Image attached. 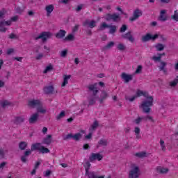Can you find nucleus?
<instances>
[{
  "mask_svg": "<svg viewBox=\"0 0 178 178\" xmlns=\"http://www.w3.org/2000/svg\"><path fill=\"white\" fill-rule=\"evenodd\" d=\"M171 19H172V20H175V22H178V12H177V10H175L174 12V15L171 16Z\"/></svg>",
  "mask_w": 178,
  "mask_h": 178,
  "instance_id": "obj_43",
  "label": "nucleus"
},
{
  "mask_svg": "<svg viewBox=\"0 0 178 178\" xmlns=\"http://www.w3.org/2000/svg\"><path fill=\"white\" fill-rule=\"evenodd\" d=\"M83 27H88L89 29H94V27H97V21L86 19L83 23Z\"/></svg>",
  "mask_w": 178,
  "mask_h": 178,
  "instance_id": "obj_10",
  "label": "nucleus"
},
{
  "mask_svg": "<svg viewBox=\"0 0 178 178\" xmlns=\"http://www.w3.org/2000/svg\"><path fill=\"white\" fill-rule=\"evenodd\" d=\"M88 106H92V105H95V102H97V95H91L88 97Z\"/></svg>",
  "mask_w": 178,
  "mask_h": 178,
  "instance_id": "obj_18",
  "label": "nucleus"
},
{
  "mask_svg": "<svg viewBox=\"0 0 178 178\" xmlns=\"http://www.w3.org/2000/svg\"><path fill=\"white\" fill-rule=\"evenodd\" d=\"M65 116H66V112H65V111H62L56 117V119L57 120H60V119H62V118H65Z\"/></svg>",
  "mask_w": 178,
  "mask_h": 178,
  "instance_id": "obj_41",
  "label": "nucleus"
},
{
  "mask_svg": "<svg viewBox=\"0 0 178 178\" xmlns=\"http://www.w3.org/2000/svg\"><path fill=\"white\" fill-rule=\"evenodd\" d=\"M166 63L165 62H161V66L159 67V70L161 72H163V73H167V71H166Z\"/></svg>",
  "mask_w": 178,
  "mask_h": 178,
  "instance_id": "obj_35",
  "label": "nucleus"
},
{
  "mask_svg": "<svg viewBox=\"0 0 178 178\" xmlns=\"http://www.w3.org/2000/svg\"><path fill=\"white\" fill-rule=\"evenodd\" d=\"M152 60H154V62H163L162 61V60L161 59V57L156 56H154L153 57H152Z\"/></svg>",
  "mask_w": 178,
  "mask_h": 178,
  "instance_id": "obj_49",
  "label": "nucleus"
},
{
  "mask_svg": "<svg viewBox=\"0 0 178 178\" xmlns=\"http://www.w3.org/2000/svg\"><path fill=\"white\" fill-rule=\"evenodd\" d=\"M102 158H104V156L99 153H92L89 160L90 162H94V161H102Z\"/></svg>",
  "mask_w": 178,
  "mask_h": 178,
  "instance_id": "obj_13",
  "label": "nucleus"
},
{
  "mask_svg": "<svg viewBox=\"0 0 178 178\" xmlns=\"http://www.w3.org/2000/svg\"><path fill=\"white\" fill-rule=\"evenodd\" d=\"M134 123H136V124L141 123V117H138L137 119L134 120Z\"/></svg>",
  "mask_w": 178,
  "mask_h": 178,
  "instance_id": "obj_52",
  "label": "nucleus"
},
{
  "mask_svg": "<svg viewBox=\"0 0 178 178\" xmlns=\"http://www.w3.org/2000/svg\"><path fill=\"white\" fill-rule=\"evenodd\" d=\"M79 27H80V25H75V27H74L72 29V32L76 33V31H79Z\"/></svg>",
  "mask_w": 178,
  "mask_h": 178,
  "instance_id": "obj_57",
  "label": "nucleus"
},
{
  "mask_svg": "<svg viewBox=\"0 0 178 178\" xmlns=\"http://www.w3.org/2000/svg\"><path fill=\"white\" fill-rule=\"evenodd\" d=\"M40 165H41V162L40 161H37L36 163L35 164L34 168L37 169Z\"/></svg>",
  "mask_w": 178,
  "mask_h": 178,
  "instance_id": "obj_64",
  "label": "nucleus"
},
{
  "mask_svg": "<svg viewBox=\"0 0 178 178\" xmlns=\"http://www.w3.org/2000/svg\"><path fill=\"white\" fill-rule=\"evenodd\" d=\"M143 71V65H138L136 70L134 72V74H140Z\"/></svg>",
  "mask_w": 178,
  "mask_h": 178,
  "instance_id": "obj_47",
  "label": "nucleus"
},
{
  "mask_svg": "<svg viewBox=\"0 0 178 178\" xmlns=\"http://www.w3.org/2000/svg\"><path fill=\"white\" fill-rule=\"evenodd\" d=\"M16 12H17V13H22L23 10L20 7H17L16 8Z\"/></svg>",
  "mask_w": 178,
  "mask_h": 178,
  "instance_id": "obj_63",
  "label": "nucleus"
},
{
  "mask_svg": "<svg viewBox=\"0 0 178 178\" xmlns=\"http://www.w3.org/2000/svg\"><path fill=\"white\" fill-rule=\"evenodd\" d=\"M88 90L92 92V95H97L98 92H99V90L98 89V83H95L94 84L88 85Z\"/></svg>",
  "mask_w": 178,
  "mask_h": 178,
  "instance_id": "obj_11",
  "label": "nucleus"
},
{
  "mask_svg": "<svg viewBox=\"0 0 178 178\" xmlns=\"http://www.w3.org/2000/svg\"><path fill=\"white\" fill-rule=\"evenodd\" d=\"M51 70H54V67L52 64H49L47 67H46L45 70H44L43 73L47 74L48 72H51Z\"/></svg>",
  "mask_w": 178,
  "mask_h": 178,
  "instance_id": "obj_40",
  "label": "nucleus"
},
{
  "mask_svg": "<svg viewBox=\"0 0 178 178\" xmlns=\"http://www.w3.org/2000/svg\"><path fill=\"white\" fill-rule=\"evenodd\" d=\"M177 83H178V76L176 77L175 79H174L173 81L170 83V86L171 87H176V86H177Z\"/></svg>",
  "mask_w": 178,
  "mask_h": 178,
  "instance_id": "obj_48",
  "label": "nucleus"
},
{
  "mask_svg": "<svg viewBox=\"0 0 178 178\" xmlns=\"http://www.w3.org/2000/svg\"><path fill=\"white\" fill-rule=\"evenodd\" d=\"M66 35V31L63 29H60L58 31L57 33H56V37L58 39L60 40L63 38Z\"/></svg>",
  "mask_w": 178,
  "mask_h": 178,
  "instance_id": "obj_25",
  "label": "nucleus"
},
{
  "mask_svg": "<svg viewBox=\"0 0 178 178\" xmlns=\"http://www.w3.org/2000/svg\"><path fill=\"white\" fill-rule=\"evenodd\" d=\"M90 148H91V147H90V145H88V143L84 144L83 146V149H90Z\"/></svg>",
  "mask_w": 178,
  "mask_h": 178,
  "instance_id": "obj_59",
  "label": "nucleus"
},
{
  "mask_svg": "<svg viewBox=\"0 0 178 178\" xmlns=\"http://www.w3.org/2000/svg\"><path fill=\"white\" fill-rule=\"evenodd\" d=\"M54 8H55L54 7V5H52V4L47 6L45 7V10L47 13V16H49V15H51V13H52V12H54Z\"/></svg>",
  "mask_w": 178,
  "mask_h": 178,
  "instance_id": "obj_28",
  "label": "nucleus"
},
{
  "mask_svg": "<svg viewBox=\"0 0 178 178\" xmlns=\"http://www.w3.org/2000/svg\"><path fill=\"white\" fill-rule=\"evenodd\" d=\"M92 138V133H89L85 136V140H91Z\"/></svg>",
  "mask_w": 178,
  "mask_h": 178,
  "instance_id": "obj_53",
  "label": "nucleus"
},
{
  "mask_svg": "<svg viewBox=\"0 0 178 178\" xmlns=\"http://www.w3.org/2000/svg\"><path fill=\"white\" fill-rule=\"evenodd\" d=\"M86 165L87 166L86 169H88V172L90 171V168H91V163H90V161H87Z\"/></svg>",
  "mask_w": 178,
  "mask_h": 178,
  "instance_id": "obj_61",
  "label": "nucleus"
},
{
  "mask_svg": "<svg viewBox=\"0 0 178 178\" xmlns=\"http://www.w3.org/2000/svg\"><path fill=\"white\" fill-rule=\"evenodd\" d=\"M154 48L156 49V51L161 52L165 49V45L162 43H157L154 45Z\"/></svg>",
  "mask_w": 178,
  "mask_h": 178,
  "instance_id": "obj_27",
  "label": "nucleus"
},
{
  "mask_svg": "<svg viewBox=\"0 0 178 178\" xmlns=\"http://www.w3.org/2000/svg\"><path fill=\"white\" fill-rule=\"evenodd\" d=\"M9 38H10L11 40H16V38H17V36H16V35H15L14 33H11L9 35Z\"/></svg>",
  "mask_w": 178,
  "mask_h": 178,
  "instance_id": "obj_60",
  "label": "nucleus"
},
{
  "mask_svg": "<svg viewBox=\"0 0 178 178\" xmlns=\"http://www.w3.org/2000/svg\"><path fill=\"white\" fill-rule=\"evenodd\" d=\"M134 76V74H126V72H123L121 74V79L124 80V83H129L130 81H131V80H133Z\"/></svg>",
  "mask_w": 178,
  "mask_h": 178,
  "instance_id": "obj_15",
  "label": "nucleus"
},
{
  "mask_svg": "<svg viewBox=\"0 0 178 178\" xmlns=\"http://www.w3.org/2000/svg\"><path fill=\"white\" fill-rule=\"evenodd\" d=\"M136 98H137V96H133L132 97H129V96L127 95H125V99L126 101H129V102H133Z\"/></svg>",
  "mask_w": 178,
  "mask_h": 178,
  "instance_id": "obj_45",
  "label": "nucleus"
},
{
  "mask_svg": "<svg viewBox=\"0 0 178 178\" xmlns=\"http://www.w3.org/2000/svg\"><path fill=\"white\" fill-rule=\"evenodd\" d=\"M60 56L61 58H66V56H67V49H64L61 51L60 53Z\"/></svg>",
  "mask_w": 178,
  "mask_h": 178,
  "instance_id": "obj_44",
  "label": "nucleus"
},
{
  "mask_svg": "<svg viewBox=\"0 0 178 178\" xmlns=\"http://www.w3.org/2000/svg\"><path fill=\"white\" fill-rule=\"evenodd\" d=\"M28 106H29V108H38V106H41V101L38 100V99H32V100H29L28 102Z\"/></svg>",
  "mask_w": 178,
  "mask_h": 178,
  "instance_id": "obj_12",
  "label": "nucleus"
},
{
  "mask_svg": "<svg viewBox=\"0 0 178 178\" xmlns=\"http://www.w3.org/2000/svg\"><path fill=\"white\" fill-rule=\"evenodd\" d=\"M159 35L155 34L154 35H151V33H147L145 35L142 37L143 42H147V41H155L157 38H159Z\"/></svg>",
  "mask_w": 178,
  "mask_h": 178,
  "instance_id": "obj_8",
  "label": "nucleus"
},
{
  "mask_svg": "<svg viewBox=\"0 0 178 178\" xmlns=\"http://www.w3.org/2000/svg\"><path fill=\"white\" fill-rule=\"evenodd\" d=\"M64 41H74V35L72 33L68 34L65 38Z\"/></svg>",
  "mask_w": 178,
  "mask_h": 178,
  "instance_id": "obj_36",
  "label": "nucleus"
},
{
  "mask_svg": "<svg viewBox=\"0 0 178 178\" xmlns=\"http://www.w3.org/2000/svg\"><path fill=\"white\" fill-rule=\"evenodd\" d=\"M40 152H41V154H49V152H50V150L49 149L44 146H41Z\"/></svg>",
  "mask_w": 178,
  "mask_h": 178,
  "instance_id": "obj_38",
  "label": "nucleus"
},
{
  "mask_svg": "<svg viewBox=\"0 0 178 178\" xmlns=\"http://www.w3.org/2000/svg\"><path fill=\"white\" fill-rule=\"evenodd\" d=\"M5 22L4 21H1L0 22V31H1V33H6V28H5Z\"/></svg>",
  "mask_w": 178,
  "mask_h": 178,
  "instance_id": "obj_37",
  "label": "nucleus"
},
{
  "mask_svg": "<svg viewBox=\"0 0 178 178\" xmlns=\"http://www.w3.org/2000/svg\"><path fill=\"white\" fill-rule=\"evenodd\" d=\"M36 113H42L43 115L47 113V109L42 107V103L40 104V106H38Z\"/></svg>",
  "mask_w": 178,
  "mask_h": 178,
  "instance_id": "obj_29",
  "label": "nucleus"
},
{
  "mask_svg": "<svg viewBox=\"0 0 178 178\" xmlns=\"http://www.w3.org/2000/svg\"><path fill=\"white\" fill-rule=\"evenodd\" d=\"M10 106V102L8 100H4L1 102V106L3 107V108H6V106Z\"/></svg>",
  "mask_w": 178,
  "mask_h": 178,
  "instance_id": "obj_42",
  "label": "nucleus"
},
{
  "mask_svg": "<svg viewBox=\"0 0 178 178\" xmlns=\"http://www.w3.org/2000/svg\"><path fill=\"white\" fill-rule=\"evenodd\" d=\"M99 145H102V147H106V145H108V140H106V139H101L99 142H98Z\"/></svg>",
  "mask_w": 178,
  "mask_h": 178,
  "instance_id": "obj_39",
  "label": "nucleus"
},
{
  "mask_svg": "<svg viewBox=\"0 0 178 178\" xmlns=\"http://www.w3.org/2000/svg\"><path fill=\"white\" fill-rule=\"evenodd\" d=\"M156 170L157 173H159L160 175H166L169 172V168L162 166L156 167Z\"/></svg>",
  "mask_w": 178,
  "mask_h": 178,
  "instance_id": "obj_17",
  "label": "nucleus"
},
{
  "mask_svg": "<svg viewBox=\"0 0 178 178\" xmlns=\"http://www.w3.org/2000/svg\"><path fill=\"white\" fill-rule=\"evenodd\" d=\"M83 4L79 5L77 6L76 8V12H80V10H81V9H83Z\"/></svg>",
  "mask_w": 178,
  "mask_h": 178,
  "instance_id": "obj_56",
  "label": "nucleus"
},
{
  "mask_svg": "<svg viewBox=\"0 0 178 178\" xmlns=\"http://www.w3.org/2000/svg\"><path fill=\"white\" fill-rule=\"evenodd\" d=\"M127 30V25L123 24L122 27L120 29V33H124Z\"/></svg>",
  "mask_w": 178,
  "mask_h": 178,
  "instance_id": "obj_51",
  "label": "nucleus"
},
{
  "mask_svg": "<svg viewBox=\"0 0 178 178\" xmlns=\"http://www.w3.org/2000/svg\"><path fill=\"white\" fill-rule=\"evenodd\" d=\"M160 145L161 147L162 151L163 152L166 151V146L165 145V141H163V140L162 139L160 140Z\"/></svg>",
  "mask_w": 178,
  "mask_h": 178,
  "instance_id": "obj_46",
  "label": "nucleus"
},
{
  "mask_svg": "<svg viewBox=\"0 0 178 178\" xmlns=\"http://www.w3.org/2000/svg\"><path fill=\"white\" fill-rule=\"evenodd\" d=\"M83 138V134L81 133H77L73 135V134H68L66 135V136L64 138V140H70V138H72V140H74V141H80L81 138Z\"/></svg>",
  "mask_w": 178,
  "mask_h": 178,
  "instance_id": "obj_7",
  "label": "nucleus"
},
{
  "mask_svg": "<svg viewBox=\"0 0 178 178\" xmlns=\"http://www.w3.org/2000/svg\"><path fill=\"white\" fill-rule=\"evenodd\" d=\"M28 145H29L27 144L26 142L22 141L19 143V149H21V151H24V149L27 148Z\"/></svg>",
  "mask_w": 178,
  "mask_h": 178,
  "instance_id": "obj_30",
  "label": "nucleus"
},
{
  "mask_svg": "<svg viewBox=\"0 0 178 178\" xmlns=\"http://www.w3.org/2000/svg\"><path fill=\"white\" fill-rule=\"evenodd\" d=\"M115 45L114 42H108L106 46L103 47V51H106L107 49H111Z\"/></svg>",
  "mask_w": 178,
  "mask_h": 178,
  "instance_id": "obj_33",
  "label": "nucleus"
},
{
  "mask_svg": "<svg viewBox=\"0 0 178 178\" xmlns=\"http://www.w3.org/2000/svg\"><path fill=\"white\" fill-rule=\"evenodd\" d=\"M105 29H110L108 33L110 34H115V33H116V30H118V26L115 25H108L106 22H103L99 29H97V31H104Z\"/></svg>",
  "mask_w": 178,
  "mask_h": 178,
  "instance_id": "obj_3",
  "label": "nucleus"
},
{
  "mask_svg": "<svg viewBox=\"0 0 178 178\" xmlns=\"http://www.w3.org/2000/svg\"><path fill=\"white\" fill-rule=\"evenodd\" d=\"M52 143V135H47L43 140L42 141V144H45L46 145H51Z\"/></svg>",
  "mask_w": 178,
  "mask_h": 178,
  "instance_id": "obj_22",
  "label": "nucleus"
},
{
  "mask_svg": "<svg viewBox=\"0 0 178 178\" xmlns=\"http://www.w3.org/2000/svg\"><path fill=\"white\" fill-rule=\"evenodd\" d=\"M126 49H127L126 45H124L123 43H119L117 45V49H118V51H121V52L124 51Z\"/></svg>",
  "mask_w": 178,
  "mask_h": 178,
  "instance_id": "obj_34",
  "label": "nucleus"
},
{
  "mask_svg": "<svg viewBox=\"0 0 178 178\" xmlns=\"http://www.w3.org/2000/svg\"><path fill=\"white\" fill-rule=\"evenodd\" d=\"M40 145H41V143L32 144L31 149H26L25 152H24V155L22 156L20 158L21 161L23 163H27V158H29V156H30V155L31 154V152H33V151H40V149H41L40 148Z\"/></svg>",
  "mask_w": 178,
  "mask_h": 178,
  "instance_id": "obj_2",
  "label": "nucleus"
},
{
  "mask_svg": "<svg viewBox=\"0 0 178 178\" xmlns=\"http://www.w3.org/2000/svg\"><path fill=\"white\" fill-rule=\"evenodd\" d=\"M141 131V129H140V127H136L134 129V133L136 136L137 140H140L141 138V136L140 135V132Z\"/></svg>",
  "mask_w": 178,
  "mask_h": 178,
  "instance_id": "obj_31",
  "label": "nucleus"
},
{
  "mask_svg": "<svg viewBox=\"0 0 178 178\" xmlns=\"http://www.w3.org/2000/svg\"><path fill=\"white\" fill-rule=\"evenodd\" d=\"M5 13H6V10H5V9H2L1 11H0V17H3V15H5Z\"/></svg>",
  "mask_w": 178,
  "mask_h": 178,
  "instance_id": "obj_62",
  "label": "nucleus"
},
{
  "mask_svg": "<svg viewBox=\"0 0 178 178\" xmlns=\"http://www.w3.org/2000/svg\"><path fill=\"white\" fill-rule=\"evenodd\" d=\"M54 35V34H52V33L49 32V31H44L42 32L40 35H38V37L35 38V40H40L41 39L42 41L43 42H45V41H47V40H49V38H52V36Z\"/></svg>",
  "mask_w": 178,
  "mask_h": 178,
  "instance_id": "obj_6",
  "label": "nucleus"
},
{
  "mask_svg": "<svg viewBox=\"0 0 178 178\" xmlns=\"http://www.w3.org/2000/svg\"><path fill=\"white\" fill-rule=\"evenodd\" d=\"M24 122V117L23 116H18L15 117V120H13L14 124H22Z\"/></svg>",
  "mask_w": 178,
  "mask_h": 178,
  "instance_id": "obj_24",
  "label": "nucleus"
},
{
  "mask_svg": "<svg viewBox=\"0 0 178 178\" xmlns=\"http://www.w3.org/2000/svg\"><path fill=\"white\" fill-rule=\"evenodd\" d=\"M165 13H166V10H162L160 13V15L159 17V20L160 22H166L168 20V17L165 15Z\"/></svg>",
  "mask_w": 178,
  "mask_h": 178,
  "instance_id": "obj_23",
  "label": "nucleus"
},
{
  "mask_svg": "<svg viewBox=\"0 0 178 178\" xmlns=\"http://www.w3.org/2000/svg\"><path fill=\"white\" fill-rule=\"evenodd\" d=\"M109 97V95H108V92H106L105 90L102 91V93L100 94V97L99 98V104H104V102L106 98Z\"/></svg>",
  "mask_w": 178,
  "mask_h": 178,
  "instance_id": "obj_20",
  "label": "nucleus"
},
{
  "mask_svg": "<svg viewBox=\"0 0 178 178\" xmlns=\"http://www.w3.org/2000/svg\"><path fill=\"white\" fill-rule=\"evenodd\" d=\"M13 52H15V49H8L7 50L6 54H7V55H12V54H13Z\"/></svg>",
  "mask_w": 178,
  "mask_h": 178,
  "instance_id": "obj_55",
  "label": "nucleus"
},
{
  "mask_svg": "<svg viewBox=\"0 0 178 178\" xmlns=\"http://www.w3.org/2000/svg\"><path fill=\"white\" fill-rule=\"evenodd\" d=\"M122 38L125 40H129L131 42H134V38L131 35V31H129L122 35Z\"/></svg>",
  "mask_w": 178,
  "mask_h": 178,
  "instance_id": "obj_21",
  "label": "nucleus"
},
{
  "mask_svg": "<svg viewBox=\"0 0 178 178\" xmlns=\"http://www.w3.org/2000/svg\"><path fill=\"white\" fill-rule=\"evenodd\" d=\"M129 178L140 177V168L137 165H133L129 174Z\"/></svg>",
  "mask_w": 178,
  "mask_h": 178,
  "instance_id": "obj_5",
  "label": "nucleus"
},
{
  "mask_svg": "<svg viewBox=\"0 0 178 178\" xmlns=\"http://www.w3.org/2000/svg\"><path fill=\"white\" fill-rule=\"evenodd\" d=\"M105 20H106V22H114L115 23H119L122 19L120 18V15L119 14L108 13L105 16Z\"/></svg>",
  "mask_w": 178,
  "mask_h": 178,
  "instance_id": "obj_4",
  "label": "nucleus"
},
{
  "mask_svg": "<svg viewBox=\"0 0 178 178\" xmlns=\"http://www.w3.org/2000/svg\"><path fill=\"white\" fill-rule=\"evenodd\" d=\"M99 126V123L98 121H95L94 123L91 125V129L92 130H95V129H97V127H98Z\"/></svg>",
  "mask_w": 178,
  "mask_h": 178,
  "instance_id": "obj_50",
  "label": "nucleus"
},
{
  "mask_svg": "<svg viewBox=\"0 0 178 178\" xmlns=\"http://www.w3.org/2000/svg\"><path fill=\"white\" fill-rule=\"evenodd\" d=\"M43 57H44V54H39L38 55V56H36L35 59H36L37 60H40L42 59Z\"/></svg>",
  "mask_w": 178,
  "mask_h": 178,
  "instance_id": "obj_58",
  "label": "nucleus"
},
{
  "mask_svg": "<svg viewBox=\"0 0 178 178\" xmlns=\"http://www.w3.org/2000/svg\"><path fill=\"white\" fill-rule=\"evenodd\" d=\"M135 156H137L138 158H147L148 155L147 154V152H138L135 154Z\"/></svg>",
  "mask_w": 178,
  "mask_h": 178,
  "instance_id": "obj_32",
  "label": "nucleus"
},
{
  "mask_svg": "<svg viewBox=\"0 0 178 178\" xmlns=\"http://www.w3.org/2000/svg\"><path fill=\"white\" fill-rule=\"evenodd\" d=\"M86 173L85 175L88 177V178H104V176H100L98 177L95 172L88 171V169H85Z\"/></svg>",
  "mask_w": 178,
  "mask_h": 178,
  "instance_id": "obj_16",
  "label": "nucleus"
},
{
  "mask_svg": "<svg viewBox=\"0 0 178 178\" xmlns=\"http://www.w3.org/2000/svg\"><path fill=\"white\" fill-rule=\"evenodd\" d=\"M51 174H52V171L48 170L45 172L44 177H48L51 176Z\"/></svg>",
  "mask_w": 178,
  "mask_h": 178,
  "instance_id": "obj_54",
  "label": "nucleus"
},
{
  "mask_svg": "<svg viewBox=\"0 0 178 178\" xmlns=\"http://www.w3.org/2000/svg\"><path fill=\"white\" fill-rule=\"evenodd\" d=\"M141 95L145 97L146 99L143 101L140 104V109H142L143 113H151V111H152L151 109V106H154V97L145 95H144V92L138 90L136 92V95H135V97H136L137 98L138 97H141Z\"/></svg>",
  "mask_w": 178,
  "mask_h": 178,
  "instance_id": "obj_1",
  "label": "nucleus"
},
{
  "mask_svg": "<svg viewBox=\"0 0 178 178\" xmlns=\"http://www.w3.org/2000/svg\"><path fill=\"white\" fill-rule=\"evenodd\" d=\"M55 90V88H54V86H45L43 88V91L44 92V94L49 95L51 94H54V90Z\"/></svg>",
  "mask_w": 178,
  "mask_h": 178,
  "instance_id": "obj_19",
  "label": "nucleus"
},
{
  "mask_svg": "<svg viewBox=\"0 0 178 178\" xmlns=\"http://www.w3.org/2000/svg\"><path fill=\"white\" fill-rule=\"evenodd\" d=\"M72 75H63V82L61 85L62 87H65L67 84H69V80H70Z\"/></svg>",
  "mask_w": 178,
  "mask_h": 178,
  "instance_id": "obj_26",
  "label": "nucleus"
},
{
  "mask_svg": "<svg viewBox=\"0 0 178 178\" xmlns=\"http://www.w3.org/2000/svg\"><path fill=\"white\" fill-rule=\"evenodd\" d=\"M140 16H143V11L138 8H136L133 13V17H129L130 22H134L135 20H137L138 17Z\"/></svg>",
  "mask_w": 178,
  "mask_h": 178,
  "instance_id": "obj_9",
  "label": "nucleus"
},
{
  "mask_svg": "<svg viewBox=\"0 0 178 178\" xmlns=\"http://www.w3.org/2000/svg\"><path fill=\"white\" fill-rule=\"evenodd\" d=\"M40 115L38 113H35L31 115V117L29 119V122L30 124H34L38 122V118Z\"/></svg>",
  "mask_w": 178,
  "mask_h": 178,
  "instance_id": "obj_14",
  "label": "nucleus"
}]
</instances>
